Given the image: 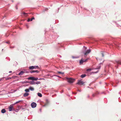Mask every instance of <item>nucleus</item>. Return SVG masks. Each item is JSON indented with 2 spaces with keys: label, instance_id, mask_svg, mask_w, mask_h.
I'll use <instances>...</instances> for the list:
<instances>
[{
  "label": "nucleus",
  "instance_id": "nucleus-1",
  "mask_svg": "<svg viewBox=\"0 0 121 121\" xmlns=\"http://www.w3.org/2000/svg\"><path fill=\"white\" fill-rule=\"evenodd\" d=\"M68 82L70 83H72L74 82L75 80L73 79L70 78H67Z\"/></svg>",
  "mask_w": 121,
  "mask_h": 121
},
{
  "label": "nucleus",
  "instance_id": "nucleus-2",
  "mask_svg": "<svg viewBox=\"0 0 121 121\" xmlns=\"http://www.w3.org/2000/svg\"><path fill=\"white\" fill-rule=\"evenodd\" d=\"M39 67L38 66H32L29 67V68L30 69H34L38 68Z\"/></svg>",
  "mask_w": 121,
  "mask_h": 121
},
{
  "label": "nucleus",
  "instance_id": "nucleus-3",
  "mask_svg": "<svg viewBox=\"0 0 121 121\" xmlns=\"http://www.w3.org/2000/svg\"><path fill=\"white\" fill-rule=\"evenodd\" d=\"M28 79L32 80V81L34 80L36 81L38 79V78H36L34 77H30L28 78Z\"/></svg>",
  "mask_w": 121,
  "mask_h": 121
},
{
  "label": "nucleus",
  "instance_id": "nucleus-4",
  "mask_svg": "<svg viewBox=\"0 0 121 121\" xmlns=\"http://www.w3.org/2000/svg\"><path fill=\"white\" fill-rule=\"evenodd\" d=\"M87 59L84 60L83 58H82L79 61V63L80 64H82L83 62L86 61Z\"/></svg>",
  "mask_w": 121,
  "mask_h": 121
},
{
  "label": "nucleus",
  "instance_id": "nucleus-5",
  "mask_svg": "<svg viewBox=\"0 0 121 121\" xmlns=\"http://www.w3.org/2000/svg\"><path fill=\"white\" fill-rule=\"evenodd\" d=\"M36 104L35 102H33L31 104V107L33 108H35L36 107Z\"/></svg>",
  "mask_w": 121,
  "mask_h": 121
},
{
  "label": "nucleus",
  "instance_id": "nucleus-6",
  "mask_svg": "<svg viewBox=\"0 0 121 121\" xmlns=\"http://www.w3.org/2000/svg\"><path fill=\"white\" fill-rule=\"evenodd\" d=\"M91 51V50L90 49H89L87 50L84 53V55H86L89 53Z\"/></svg>",
  "mask_w": 121,
  "mask_h": 121
},
{
  "label": "nucleus",
  "instance_id": "nucleus-7",
  "mask_svg": "<svg viewBox=\"0 0 121 121\" xmlns=\"http://www.w3.org/2000/svg\"><path fill=\"white\" fill-rule=\"evenodd\" d=\"M84 83L83 81H79L77 83V84L79 85H83Z\"/></svg>",
  "mask_w": 121,
  "mask_h": 121
},
{
  "label": "nucleus",
  "instance_id": "nucleus-8",
  "mask_svg": "<svg viewBox=\"0 0 121 121\" xmlns=\"http://www.w3.org/2000/svg\"><path fill=\"white\" fill-rule=\"evenodd\" d=\"M13 109V105H11L9 107V111H11Z\"/></svg>",
  "mask_w": 121,
  "mask_h": 121
},
{
  "label": "nucleus",
  "instance_id": "nucleus-9",
  "mask_svg": "<svg viewBox=\"0 0 121 121\" xmlns=\"http://www.w3.org/2000/svg\"><path fill=\"white\" fill-rule=\"evenodd\" d=\"M39 71H38V70H31L30 71V72L31 73H34L35 72H36V73H39Z\"/></svg>",
  "mask_w": 121,
  "mask_h": 121
},
{
  "label": "nucleus",
  "instance_id": "nucleus-10",
  "mask_svg": "<svg viewBox=\"0 0 121 121\" xmlns=\"http://www.w3.org/2000/svg\"><path fill=\"white\" fill-rule=\"evenodd\" d=\"M116 62L117 64L121 65V61L120 60L116 61Z\"/></svg>",
  "mask_w": 121,
  "mask_h": 121
},
{
  "label": "nucleus",
  "instance_id": "nucleus-11",
  "mask_svg": "<svg viewBox=\"0 0 121 121\" xmlns=\"http://www.w3.org/2000/svg\"><path fill=\"white\" fill-rule=\"evenodd\" d=\"M29 83L31 84H36L35 82H29Z\"/></svg>",
  "mask_w": 121,
  "mask_h": 121
},
{
  "label": "nucleus",
  "instance_id": "nucleus-12",
  "mask_svg": "<svg viewBox=\"0 0 121 121\" xmlns=\"http://www.w3.org/2000/svg\"><path fill=\"white\" fill-rule=\"evenodd\" d=\"M1 111L2 113H5L6 112V111L5 109H3L1 110Z\"/></svg>",
  "mask_w": 121,
  "mask_h": 121
},
{
  "label": "nucleus",
  "instance_id": "nucleus-13",
  "mask_svg": "<svg viewBox=\"0 0 121 121\" xmlns=\"http://www.w3.org/2000/svg\"><path fill=\"white\" fill-rule=\"evenodd\" d=\"M29 89L31 91H33L34 90V88L33 87H32L31 86H30L29 87Z\"/></svg>",
  "mask_w": 121,
  "mask_h": 121
},
{
  "label": "nucleus",
  "instance_id": "nucleus-14",
  "mask_svg": "<svg viewBox=\"0 0 121 121\" xmlns=\"http://www.w3.org/2000/svg\"><path fill=\"white\" fill-rule=\"evenodd\" d=\"M29 95V94L26 93L24 94V97H26L28 96Z\"/></svg>",
  "mask_w": 121,
  "mask_h": 121
},
{
  "label": "nucleus",
  "instance_id": "nucleus-15",
  "mask_svg": "<svg viewBox=\"0 0 121 121\" xmlns=\"http://www.w3.org/2000/svg\"><path fill=\"white\" fill-rule=\"evenodd\" d=\"M24 73V72L23 71H21L18 74L19 75H22Z\"/></svg>",
  "mask_w": 121,
  "mask_h": 121
},
{
  "label": "nucleus",
  "instance_id": "nucleus-16",
  "mask_svg": "<svg viewBox=\"0 0 121 121\" xmlns=\"http://www.w3.org/2000/svg\"><path fill=\"white\" fill-rule=\"evenodd\" d=\"M37 94L38 96L40 97H41L42 96V94L40 93H38Z\"/></svg>",
  "mask_w": 121,
  "mask_h": 121
},
{
  "label": "nucleus",
  "instance_id": "nucleus-17",
  "mask_svg": "<svg viewBox=\"0 0 121 121\" xmlns=\"http://www.w3.org/2000/svg\"><path fill=\"white\" fill-rule=\"evenodd\" d=\"M86 76V75L85 74H82L81 76V77L82 78H83L85 77Z\"/></svg>",
  "mask_w": 121,
  "mask_h": 121
},
{
  "label": "nucleus",
  "instance_id": "nucleus-18",
  "mask_svg": "<svg viewBox=\"0 0 121 121\" xmlns=\"http://www.w3.org/2000/svg\"><path fill=\"white\" fill-rule=\"evenodd\" d=\"M22 14H23L25 16H27V13H25L24 12H22Z\"/></svg>",
  "mask_w": 121,
  "mask_h": 121
},
{
  "label": "nucleus",
  "instance_id": "nucleus-19",
  "mask_svg": "<svg viewBox=\"0 0 121 121\" xmlns=\"http://www.w3.org/2000/svg\"><path fill=\"white\" fill-rule=\"evenodd\" d=\"M25 91L27 92H29V89H26L25 90Z\"/></svg>",
  "mask_w": 121,
  "mask_h": 121
},
{
  "label": "nucleus",
  "instance_id": "nucleus-20",
  "mask_svg": "<svg viewBox=\"0 0 121 121\" xmlns=\"http://www.w3.org/2000/svg\"><path fill=\"white\" fill-rule=\"evenodd\" d=\"M91 69H87L86 70V71H87L90 72V71H91Z\"/></svg>",
  "mask_w": 121,
  "mask_h": 121
},
{
  "label": "nucleus",
  "instance_id": "nucleus-21",
  "mask_svg": "<svg viewBox=\"0 0 121 121\" xmlns=\"http://www.w3.org/2000/svg\"><path fill=\"white\" fill-rule=\"evenodd\" d=\"M35 18L34 17H32L30 19V21H32L33 19H35Z\"/></svg>",
  "mask_w": 121,
  "mask_h": 121
},
{
  "label": "nucleus",
  "instance_id": "nucleus-22",
  "mask_svg": "<svg viewBox=\"0 0 121 121\" xmlns=\"http://www.w3.org/2000/svg\"><path fill=\"white\" fill-rule=\"evenodd\" d=\"M35 83H36V84H38L40 83V82H35Z\"/></svg>",
  "mask_w": 121,
  "mask_h": 121
},
{
  "label": "nucleus",
  "instance_id": "nucleus-23",
  "mask_svg": "<svg viewBox=\"0 0 121 121\" xmlns=\"http://www.w3.org/2000/svg\"><path fill=\"white\" fill-rule=\"evenodd\" d=\"M58 73H59L60 74H63L64 73H61V72H58Z\"/></svg>",
  "mask_w": 121,
  "mask_h": 121
},
{
  "label": "nucleus",
  "instance_id": "nucleus-24",
  "mask_svg": "<svg viewBox=\"0 0 121 121\" xmlns=\"http://www.w3.org/2000/svg\"><path fill=\"white\" fill-rule=\"evenodd\" d=\"M30 21V18H28V22Z\"/></svg>",
  "mask_w": 121,
  "mask_h": 121
},
{
  "label": "nucleus",
  "instance_id": "nucleus-25",
  "mask_svg": "<svg viewBox=\"0 0 121 121\" xmlns=\"http://www.w3.org/2000/svg\"><path fill=\"white\" fill-rule=\"evenodd\" d=\"M95 94H92V96L93 97H94L95 96Z\"/></svg>",
  "mask_w": 121,
  "mask_h": 121
},
{
  "label": "nucleus",
  "instance_id": "nucleus-26",
  "mask_svg": "<svg viewBox=\"0 0 121 121\" xmlns=\"http://www.w3.org/2000/svg\"><path fill=\"white\" fill-rule=\"evenodd\" d=\"M20 101H17V102H16V103H15V104H17V103H19V102Z\"/></svg>",
  "mask_w": 121,
  "mask_h": 121
},
{
  "label": "nucleus",
  "instance_id": "nucleus-27",
  "mask_svg": "<svg viewBox=\"0 0 121 121\" xmlns=\"http://www.w3.org/2000/svg\"><path fill=\"white\" fill-rule=\"evenodd\" d=\"M100 68V66L97 67V69H99Z\"/></svg>",
  "mask_w": 121,
  "mask_h": 121
},
{
  "label": "nucleus",
  "instance_id": "nucleus-28",
  "mask_svg": "<svg viewBox=\"0 0 121 121\" xmlns=\"http://www.w3.org/2000/svg\"><path fill=\"white\" fill-rule=\"evenodd\" d=\"M102 57H104V54L103 53H102Z\"/></svg>",
  "mask_w": 121,
  "mask_h": 121
},
{
  "label": "nucleus",
  "instance_id": "nucleus-29",
  "mask_svg": "<svg viewBox=\"0 0 121 121\" xmlns=\"http://www.w3.org/2000/svg\"><path fill=\"white\" fill-rule=\"evenodd\" d=\"M12 72V71H9V73H11Z\"/></svg>",
  "mask_w": 121,
  "mask_h": 121
},
{
  "label": "nucleus",
  "instance_id": "nucleus-30",
  "mask_svg": "<svg viewBox=\"0 0 121 121\" xmlns=\"http://www.w3.org/2000/svg\"><path fill=\"white\" fill-rule=\"evenodd\" d=\"M87 97H89V95H87Z\"/></svg>",
  "mask_w": 121,
  "mask_h": 121
},
{
  "label": "nucleus",
  "instance_id": "nucleus-31",
  "mask_svg": "<svg viewBox=\"0 0 121 121\" xmlns=\"http://www.w3.org/2000/svg\"><path fill=\"white\" fill-rule=\"evenodd\" d=\"M16 9H18V8H17V6H16Z\"/></svg>",
  "mask_w": 121,
  "mask_h": 121
},
{
  "label": "nucleus",
  "instance_id": "nucleus-32",
  "mask_svg": "<svg viewBox=\"0 0 121 121\" xmlns=\"http://www.w3.org/2000/svg\"><path fill=\"white\" fill-rule=\"evenodd\" d=\"M6 43H9V42H6Z\"/></svg>",
  "mask_w": 121,
  "mask_h": 121
},
{
  "label": "nucleus",
  "instance_id": "nucleus-33",
  "mask_svg": "<svg viewBox=\"0 0 121 121\" xmlns=\"http://www.w3.org/2000/svg\"><path fill=\"white\" fill-rule=\"evenodd\" d=\"M1 79H0V81H1Z\"/></svg>",
  "mask_w": 121,
  "mask_h": 121
}]
</instances>
